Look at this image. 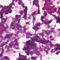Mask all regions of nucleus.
<instances>
[{"label": "nucleus", "instance_id": "nucleus-1", "mask_svg": "<svg viewBox=\"0 0 60 60\" xmlns=\"http://www.w3.org/2000/svg\"><path fill=\"white\" fill-rule=\"evenodd\" d=\"M38 39H40V38L38 36H36L34 38H31L32 41H31V40H30L26 42V44L27 47L24 46V48H23L22 49L23 50H27V51L26 52H25L27 53V55L28 56H29V54H31V53L33 54V51L32 52L30 51L29 49L37 50L35 48L36 47V45L35 44H30V43L32 44V43H34V41H35L37 42L41 43L42 44H44L45 45H47V44L48 43L50 42V41L49 40L47 41L45 39L43 40H39Z\"/></svg>", "mask_w": 60, "mask_h": 60}, {"label": "nucleus", "instance_id": "nucleus-2", "mask_svg": "<svg viewBox=\"0 0 60 60\" xmlns=\"http://www.w3.org/2000/svg\"><path fill=\"white\" fill-rule=\"evenodd\" d=\"M21 15H20L19 16L18 15H15V20H17L18 21V22L15 25V23L13 22H12L11 23V24L10 26L11 28L12 29H14L15 28V27L16 26L18 30H19V31L21 30V29H19V28H22V26H21V25L19 24V22H20V19L19 18H20Z\"/></svg>", "mask_w": 60, "mask_h": 60}, {"label": "nucleus", "instance_id": "nucleus-3", "mask_svg": "<svg viewBox=\"0 0 60 60\" xmlns=\"http://www.w3.org/2000/svg\"><path fill=\"white\" fill-rule=\"evenodd\" d=\"M18 4L19 5H20L21 4L23 8H25V9L24 10V11H20V14H22L23 12H24V15L22 17V18L26 20L27 19V17H26V15H27V7H24V4L22 0H19L18 2Z\"/></svg>", "mask_w": 60, "mask_h": 60}, {"label": "nucleus", "instance_id": "nucleus-4", "mask_svg": "<svg viewBox=\"0 0 60 60\" xmlns=\"http://www.w3.org/2000/svg\"><path fill=\"white\" fill-rule=\"evenodd\" d=\"M18 39H15L14 42H13L9 44L8 47L12 48V46H14L13 48H15V49H19V44L18 43Z\"/></svg>", "mask_w": 60, "mask_h": 60}, {"label": "nucleus", "instance_id": "nucleus-5", "mask_svg": "<svg viewBox=\"0 0 60 60\" xmlns=\"http://www.w3.org/2000/svg\"><path fill=\"white\" fill-rule=\"evenodd\" d=\"M54 29L55 28H52L51 29V31H45L44 30H43V33H41L39 34V35L41 36L42 37H43V36H45L43 34L44 33V34H45L47 35H48V34H51V33H53V32H54L55 31H53V30H54Z\"/></svg>", "mask_w": 60, "mask_h": 60}, {"label": "nucleus", "instance_id": "nucleus-6", "mask_svg": "<svg viewBox=\"0 0 60 60\" xmlns=\"http://www.w3.org/2000/svg\"><path fill=\"white\" fill-rule=\"evenodd\" d=\"M13 35V34H8L6 35L4 38H3V36L1 35L0 36V43L1 41H2V40L4 38L5 39H6L7 38H12V37L11 36Z\"/></svg>", "mask_w": 60, "mask_h": 60}, {"label": "nucleus", "instance_id": "nucleus-7", "mask_svg": "<svg viewBox=\"0 0 60 60\" xmlns=\"http://www.w3.org/2000/svg\"><path fill=\"white\" fill-rule=\"evenodd\" d=\"M19 59L18 58H16V60H28L23 55L20 54L19 53Z\"/></svg>", "mask_w": 60, "mask_h": 60}, {"label": "nucleus", "instance_id": "nucleus-8", "mask_svg": "<svg viewBox=\"0 0 60 60\" xmlns=\"http://www.w3.org/2000/svg\"><path fill=\"white\" fill-rule=\"evenodd\" d=\"M43 19H44V16H42L41 17V21H42L43 23L45 24V25H46V24H49L50 23H51V22H52V20H50L48 21V22H47L46 21H44L43 20Z\"/></svg>", "mask_w": 60, "mask_h": 60}, {"label": "nucleus", "instance_id": "nucleus-9", "mask_svg": "<svg viewBox=\"0 0 60 60\" xmlns=\"http://www.w3.org/2000/svg\"><path fill=\"white\" fill-rule=\"evenodd\" d=\"M42 24H41L40 23H38L37 24H36L34 27H33L32 28L34 29V30H35L36 31L39 29L38 27H39V26H40V25H42Z\"/></svg>", "mask_w": 60, "mask_h": 60}, {"label": "nucleus", "instance_id": "nucleus-10", "mask_svg": "<svg viewBox=\"0 0 60 60\" xmlns=\"http://www.w3.org/2000/svg\"><path fill=\"white\" fill-rule=\"evenodd\" d=\"M42 47L43 48H44V49L45 52H46V53L47 55H48L49 54V52H48V51L46 50V49H47L48 50H49L50 48H49V47L48 46H47L45 47L43 46V45H42Z\"/></svg>", "mask_w": 60, "mask_h": 60}, {"label": "nucleus", "instance_id": "nucleus-11", "mask_svg": "<svg viewBox=\"0 0 60 60\" xmlns=\"http://www.w3.org/2000/svg\"><path fill=\"white\" fill-rule=\"evenodd\" d=\"M45 2H48L47 3H45V5H47L49 6L50 4H51V3L52 2V1L51 0H48V1H47V0H45Z\"/></svg>", "mask_w": 60, "mask_h": 60}, {"label": "nucleus", "instance_id": "nucleus-12", "mask_svg": "<svg viewBox=\"0 0 60 60\" xmlns=\"http://www.w3.org/2000/svg\"><path fill=\"white\" fill-rule=\"evenodd\" d=\"M26 38L27 39L29 38L30 36H33V34L29 32L26 33Z\"/></svg>", "mask_w": 60, "mask_h": 60}, {"label": "nucleus", "instance_id": "nucleus-13", "mask_svg": "<svg viewBox=\"0 0 60 60\" xmlns=\"http://www.w3.org/2000/svg\"><path fill=\"white\" fill-rule=\"evenodd\" d=\"M9 27H8V26H7V27H5L4 29V30H1V29H0V34H2V33L4 32V31H5L6 32V29H7V28H8Z\"/></svg>", "mask_w": 60, "mask_h": 60}, {"label": "nucleus", "instance_id": "nucleus-14", "mask_svg": "<svg viewBox=\"0 0 60 60\" xmlns=\"http://www.w3.org/2000/svg\"><path fill=\"white\" fill-rule=\"evenodd\" d=\"M33 4L35 5H39L38 0H34L33 1Z\"/></svg>", "mask_w": 60, "mask_h": 60}, {"label": "nucleus", "instance_id": "nucleus-15", "mask_svg": "<svg viewBox=\"0 0 60 60\" xmlns=\"http://www.w3.org/2000/svg\"><path fill=\"white\" fill-rule=\"evenodd\" d=\"M7 42H8V41H7L5 43L4 42H3L1 44V45H0V48H1V47H2L3 46H4L5 45L7 44Z\"/></svg>", "mask_w": 60, "mask_h": 60}, {"label": "nucleus", "instance_id": "nucleus-16", "mask_svg": "<svg viewBox=\"0 0 60 60\" xmlns=\"http://www.w3.org/2000/svg\"><path fill=\"white\" fill-rule=\"evenodd\" d=\"M23 30L22 31L21 33L22 34V33H25L26 32V27H23Z\"/></svg>", "mask_w": 60, "mask_h": 60}, {"label": "nucleus", "instance_id": "nucleus-17", "mask_svg": "<svg viewBox=\"0 0 60 60\" xmlns=\"http://www.w3.org/2000/svg\"><path fill=\"white\" fill-rule=\"evenodd\" d=\"M1 49H2V51L0 55V57H2V54L4 53V48H3V47H2Z\"/></svg>", "mask_w": 60, "mask_h": 60}, {"label": "nucleus", "instance_id": "nucleus-18", "mask_svg": "<svg viewBox=\"0 0 60 60\" xmlns=\"http://www.w3.org/2000/svg\"><path fill=\"white\" fill-rule=\"evenodd\" d=\"M50 47H51V48H52L53 47H55V45H54L52 44H51V43H50Z\"/></svg>", "mask_w": 60, "mask_h": 60}, {"label": "nucleus", "instance_id": "nucleus-19", "mask_svg": "<svg viewBox=\"0 0 60 60\" xmlns=\"http://www.w3.org/2000/svg\"><path fill=\"white\" fill-rule=\"evenodd\" d=\"M44 16H47V12H46L45 11H44Z\"/></svg>", "mask_w": 60, "mask_h": 60}, {"label": "nucleus", "instance_id": "nucleus-20", "mask_svg": "<svg viewBox=\"0 0 60 60\" xmlns=\"http://www.w3.org/2000/svg\"><path fill=\"white\" fill-rule=\"evenodd\" d=\"M35 53L38 56H39V54H40V52H35Z\"/></svg>", "mask_w": 60, "mask_h": 60}, {"label": "nucleus", "instance_id": "nucleus-21", "mask_svg": "<svg viewBox=\"0 0 60 60\" xmlns=\"http://www.w3.org/2000/svg\"><path fill=\"white\" fill-rule=\"evenodd\" d=\"M36 58H37L36 57H32L31 59L32 60H34V59H35Z\"/></svg>", "mask_w": 60, "mask_h": 60}, {"label": "nucleus", "instance_id": "nucleus-22", "mask_svg": "<svg viewBox=\"0 0 60 60\" xmlns=\"http://www.w3.org/2000/svg\"><path fill=\"white\" fill-rule=\"evenodd\" d=\"M60 51H57L56 52V55H58L59 54V53H60Z\"/></svg>", "mask_w": 60, "mask_h": 60}, {"label": "nucleus", "instance_id": "nucleus-23", "mask_svg": "<svg viewBox=\"0 0 60 60\" xmlns=\"http://www.w3.org/2000/svg\"><path fill=\"white\" fill-rule=\"evenodd\" d=\"M51 8L50 7V8H47V9H46V10H47V9H48V10H49V9H51Z\"/></svg>", "mask_w": 60, "mask_h": 60}, {"label": "nucleus", "instance_id": "nucleus-24", "mask_svg": "<svg viewBox=\"0 0 60 60\" xmlns=\"http://www.w3.org/2000/svg\"><path fill=\"white\" fill-rule=\"evenodd\" d=\"M43 49H42V48H41V49H40V51H43V50H42Z\"/></svg>", "mask_w": 60, "mask_h": 60}, {"label": "nucleus", "instance_id": "nucleus-25", "mask_svg": "<svg viewBox=\"0 0 60 60\" xmlns=\"http://www.w3.org/2000/svg\"><path fill=\"white\" fill-rule=\"evenodd\" d=\"M53 38V37L51 36H50V38Z\"/></svg>", "mask_w": 60, "mask_h": 60}, {"label": "nucleus", "instance_id": "nucleus-26", "mask_svg": "<svg viewBox=\"0 0 60 60\" xmlns=\"http://www.w3.org/2000/svg\"><path fill=\"white\" fill-rule=\"evenodd\" d=\"M50 40H51V41H53V40H54V39H51Z\"/></svg>", "mask_w": 60, "mask_h": 60}, {"label": "nucleus", "instance_id": "nucleus-27", "mask_svg": "<svg viewBox=\"0 0 60 60\" xmlns=\"http://www.w3.org/2000/svg\"><path fill=\"white\" fill-rule=\"evenodd\" d=\"M54 11L55 12H56V9L54 10Z\"/></svg>", "mask_w": 60, "mask_h": 60}, {"label": "nucleus", "instance_id": "nucleus-28", "mask_svg": "<svg viewBox=\"0 0 60 60\" xmlns=\"http://www.w3.org/2000/svg\"><path fill=\"white\" fill-rule=\"evenodd\" d=\"M26 24H29V22H26Z\"/></svg>", "mask_w": 60, "mask_h": 60}, {"label": "nucleus", "instance_id": "nucleus-29", "mask_svg": "<svg viewBox=\"0 0 60 60\" xmlns=\"http://www.w3.org/2000/svg\"><path fill=\"white\" fill-rule=\"evenodd\" d=\"M15 36H18V35H17V34H16Z\"/></svg>", "mask_w": 60, "mask_h": 60}, {"label": "nucleus", "instance_id": "nucleus-30", "mask_svg": "<svg viewBox=\"0 0 60 60\" xmlns=\"http://www.w3.org/2000/svg\"><path fill=\"white\" fill-rule=\"evenodd\" d=\"M8 47V46L6 45V48H7Z\"/></svg>", "mask_w": 60, "mask_h": 60}, {"label": "nucleus", "instance_id": "nucleus-31", "mask_svg": "<svg viewBox=\"0 0 60 60\" xmlns=\"http://www.w3.org/2000/svg\"><path fill=\"white\" fill-rule=\"evenodd\" d=\"M42 10H44V11H45V10H44V9H43V8H42Z\"/></svg>", "mask_w": 60, "mask_h": 60}, {"label": "nucleus", "instance_id": "nucleus-32", "mask_svg": "<svg viewBox=\"0 0 60 60\" xmlns=\"http://www.w3.org/2000/svg\"><path fill=\"white\" fill-rule=\"evenodd\" d=\"M13 53H16V52L15 51H14V52H13Z\"/></svg>", "mask_w": 60, "mask_h": 60}, {"label": "nucleus", "instance_id": "nucleus-33", "mask_svg": "<svg viewBox=\"0 0 60 60\" xmlns=\"http://www.w3.org/2000/svg\"><path fill=\"white\" fill-rule=\"evenodd\" d=\"M30 18H30V17H29V19H30Z\"/></svg>", "mask_w": 60, "mask_h": 60}, {"label": "nucleus", "instance_id": "nucleus-34", "mask_svg": "<svg viewBox=\"0 0 60 60\" xmlns=\"http://www.w3.org/2000/svg\"><path fill=\"white\" fill-rule=\"evenodd\" d=\"M13 19H14V18L13 19Z\"/></svg>", "mask_w": 60, "mask_h": 60}, {"label": "nucleus", "instance_id": "nucleus-35", "mask_svg": "<svg viewBox=\"0 0 60 60\" xmlns=\"http://www.w3.org/2000/svg\"><path fill=\"white\" fill-rule=\"evenodd\" d=\"M48 28H50V27H49V26H48Z\"/></svg>", "mask_w": 60, "mask_h": 60}, {"label": "nucleus", "instance_id": "nucleus-36", "mask_svg": "<svg viewBox=\"0 0 60 60\" xmlns=\"http://www.w3.org/2000/svg\"><path fill=\"white\" fill-rule=\"evenodd\" d=\"M1 49H0V50H1Z\"/></svg>", "mask_w": 60, "mask_h": 60}, {"label": "nucleus", "instance_id": "nucleus-37", "mask_svg": "<svg viewBox=\"0 0 60 60\" xmlns=\"http://www.w3.org/2000/svg\"><path fill=\"white\" fill-rule=\"evenodd\" d=\"M13 8H12V9H13Z\"/></svg>", "mask_w": 60, "mask_h": 60}, {"label": "nucleus", "instance_id": "nucleus-38", "mask_svg": "<svg viewBox=\"0 0 60 60\" xmlns=\"http://www.w3.org/2000/svg\"><path fill=\"white\" fill-rule=\"evenodd\" d=\"M55 26V27H56V25H55V26Z\"/></svg>", "mask_w": 60, "mask_h": 60}, {"label": "nucleus", "instance_id": "nucleus-39", "mask_svg": "<svg viewBox=\"0 0 60 60\" xmlns=\"http://www.w3.org/2000/svg\"><path fill=\"white\" fill-rule=\"evenodd\" d=\"M40 48H41V46H40Z\"/></svg>", "mask_w": 60, "mask_h": 60}, {"label": "nucleus", "instance_id": "nucleus-40", "mask_svg": "<svg viewBox=\"0 0 60 60\" xmlns=\"http://www.w3.org/2000/svg\"><path fill=\"white\" fill-rule=\"evenodd\" d=\"M41 60H42V59L41 58Z\"/></svg>", "mask_w": 60, "mask_h": 60}]
</instances>
